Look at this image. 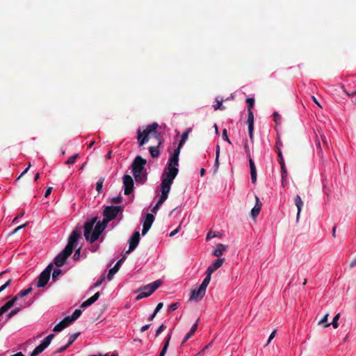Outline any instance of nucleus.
Instances as JSON below:
<instances>
[{
  "label": "nucleus",
  "mask_w": 356,
  "mask_h": 356,
  "mask_svg": "<svg viewBox=\"0 0 356 356\" xmlns=\"http://www.w3.org/2000/svg\"><path fill=\"white\" fill-rule=\"evenodd\" d=\"M217 235L216 234H212V232H209L208 234H207V240H209L213 237H215Z\"/></svg>",
  "instance_id": "62"
},
{
  "label": "nucleus",
  "mask_w": 356,
  "mask_h": 356,
  "mask_svg": "<svg viewBox=\"0 0 356 356\" xmlns=\"http://www.w3.org/2000/svg\"><path fill=\"white\" fill-rule=\"evenodd\" d=\"M274 120L277 124L281 120V116L280 114H278L277 112H275L273 113Z\"/></svg>",
  "instance_id": "54"
},
{
  "label": "nucleus",
  "mask_w": 356,
  "mask_h": 356,
  "mask_svg": "<svg viewBox=\"0 0 356 356\" xmlns=\"http://www.w3.org/2000/svg\"><path fill=\"white\" fill-rule=\"evenodd\" d=\"M140 241V234L138 232L136 231L134 232L132 236L129 239V250L127 251V254H129L132 251H134L137 245H138V243Z\"/></svg>",
  "instance_id": "13"
},
{
  "label": "nucleus",
  "mask_w": 356,
  "mask_h": 356,
  "mask_svg": "<svg viewBox=\"0 0 356 356\" xmlns=\"http://www.w3.org/2000/svg\"><path fill=\"white\" fill-rule=\"evenodd\" d=\"M146 163L145 159H143L140 156H137L131 164L133 174L145 172V165Z\"/></svg>",
  "instance_id": "6"
},
{
  "label": "nucleus",
  "mask_w": 356,
  "mask_h": 356,
  "mask_svg": "<svg viewBox=\"0 0 356 356\" xmlns=\"http://www.w3.org/2000/svg\"><path fill=\"white\" fill-rule=\"evenodd\" d=\"M12 282L11 279H8L3 284L0 286V289H6L8 287Z\"/></svg>",
  "instance_id": "50"
},
{
  "label": "nucleus",
  "mask_w": 356,
  "mask_h": 356,
  "mask_svg": "<svg viewBox=\"0 0 356 356\" xmlns=\"http://www.w3.org/2000/svg\"><path fill=\"white\" fill-rule=\"evenodd\" d=\"M104 181V177H101L96 184V190L98 193H100L102 191L103 183Z\"/></svg>",
  "instance_id": "35"
},
{
  "label": "nucleus",
  "mask_w": 356,
  "mask_h": 356,
  "mask_svg": "<svg viewBox=\"0 0 356 356\" xmlns=\"http://www.w3.org/2000/svg\"><path fill=\"white\" fill-rule=\"evenodd\" d=\"M31 291H21V292L12 298L10 300H8L7 302H6L2 307L4 308L6 312L10 309L17 302L18 300L24 298V296H27Z\"/></svg>",
  "instance_id": "12"
},
{
  "label": "nucleus",
  "mask_w": 356,
  "mask_h": 356,
  "mask_svg": "<svg viewBox=\"0 0 356 356\" xmlns=\"http://www.w3.org/2000/svg\"><path fill=\"white\" fill-rule=\"evenodd\" d=\"M154 216H153V214H151V213H147L146 215V217H145V221H144V223H143V230H142V235H145L147 234V232L149 231V229H150L153 222H154Z\"/></svg>",
  "instance_id": "14"
},
{
  "label": "nucleus",
  "mask_w": 356,
  "mask_h": 356,
  "mask_svg": "<svg viewBox=\"0 0 356 356\" xmlns=\"http://www.w3.org/2000/svg\"><path fill=\"white\" fill-rule=\"evenodd\" d=\"M122 211V207L121 206H108L106 207L104 209V220L108 222L109 221L113 220L120 211Z\"/></svg>",
  "instance_id": "5"
},
{
  "label": "nucleus",
  "mask_w": 356,
  "mask_h": 356,
  "mask_svg": "<svg viewBox=\"0 0 356 356\" xmlns=\"http://www.w3.org/2000/svg\"><path fill=\"white\" fill-rule=\"evenodd\" d=\"M31 291H21V292L12 298L10 300H8L7 302H6L2 307L4 308L6 312L10 309L17 302L18 300L24 298V296H27Z\"/></svg>",
  "instance_id": "11"
},
{
  "label": "nucleus",
  "mask_w": 356,
  "mask_h": 356,
  "mask_svg": "<svg viewBox=\"0 0 356 356\" xmlns=\"http://www.w3.org/2000/svg\"><path fill=\"white\" fill-rule=\"evenodd\" d=\"M205 295V291H191L189 300L191 302L201 300Z\"/></svg>",
  "instance_id": "15"
},
{
  "label": "nucleus",
  "mask_w": 356,
  "mask_h": 356,
  "mask_svg": "<svg viewBox=\"0 0 356 356\" xmlns=\"http://www.w3.org/2000/svg\"><path fill=\"white\" fill-rule=\"evenodd\" d=\"M54 337V334H49L47 337H46L40 342V343L34 348V350L30 354V356H37L38 355L43 352L44 349L49 346Z\"/></svg>",
  "instance_id": "7"
},
{
  "label": "nucleus",
  "mask_w": 356,
  "mask_h": 356,
  "mask_svg": "<svg viewBox=\"0 0 356 356\" xmlns=\"http://www.w3.org/2000/svg\"><path fill=\"white\" fill-rule=\"evenodd\" d=\"M136 182L144 183L147 179V172L144 173L133 174Z\"/></svg>",
  "instance_id": "28"
},
{
  "label": "nucleus",
  "mask_w": 356,
  "mask_h": 356,
  "mask_svg": "<svg viewBox=\"0 0 356 356\" xmlns=\"http://www.w3.org/2000/svg\"><path fill=\"white\" fill-rule=\"evenodd\" d=\"M165 329V326L163 324H161L157 329L156 332V337H158L162 332Z\"/></svg>",
  "instance_id": "49"
},
{
  "label": "nucleus",
  "mask_w": 356,
  "mask_h": 356,
  "mask_svg": "<svg viewBox=\"0 0 356 356\" xmlns=\"http://www.w3.org/2000/svg\"><path fill=\"white\" fill-rule=\"evenodd\" d=\"M122 196L119 195L118 197H113L111 200V202L113 204H119L122 202Z\"/></svg>",
  "instance_id": "47"
},
{
  "label": "nucleus",
  "mask_w": 356,
  "mask_h": 356,
  "mask_svg": "<svg viewBox=\"0 0 356 356\" xmlns=\"http://www.w3.org/2000/svg\"><path fill=\"white\" fill-rule=\"evenodd\" d=\"M275 334H276V330H275L274 331H273L271 332V334H270L269 337H268V341H267V343L266 344V346H268L270 342L271 341V340L275 337Z\"/></svg>",
  "instance_id": "52"
},
{
  "label": "nucleus",
  "mask_w": 356,
  "mask_h": 356,
  "mask_svg": "<svg viewBox=\"0 0 356 356\" xmlns=\"http://www.w3.org/2000/svg\"><path fill=\"white\" fill-rule=\"evenodd\" d=\"M295 204L298 209V213L296 216V220L298 221L300 218V214L302 210V207L303 206V202L299 195H297L294 200Z\"/></svg>",
  "instance_id": "23"
},
{
  "label": "nucleus",
  "mask_w": 356,
  "mask_h": 356,
  "mask_svg": "<svg viewBox=\"0 0 356 356\" xmlns=\"http://www.w3.org/2000/svg\"><path fill=\"white\" fill-rule=\"evenodd\" d=\"M32 300L31 301H29V302H20L19 303V307H17L13 310H12L8 315H7V318L9 319L11 317H13L14 315L17 314L19 311L21 309V308H24V307H28L29 305H31V304L32 303Z\"/></svg>",
  "instance_id": "21"
},
{
  "label": "nucleus",
  "mask_w": 356,
  "mask_h": 356,
  "mask_svg": "<svg viewBox=\"0 0 356 356\" xmlns=\"http://www.w3.org/2000/svg\"><path fill=\"white\" fill-rule=\"evenodd\" d=\"M163 306V302L158 303L154 312L157 314L162 309Z\"/></svg>",
  "instance_id": "56"
},
{
  "label": "nucleus",
  "mask_w": 356,
  "mask_h": 356,
  "mask_svg": "<svg viewBox=\"0 0 356 356\" xmlns=\"http://www.w3.org/2000/svg\"><path fill=\"white\" fill-rule=\"evenodd\" d=\"M81 310L79 309H76L74 310V312H73L72 315V316H67L66 318H70V323H73L74 322L76 319H78L80 316L81 315Z\"/></svg>",
  "instance_id": "29"
},
{
  "label": "nucleus",
  "mask_w": 356,
  "mask_h": 356,
  "mask_svg": "<svg viewBox=\"0 0 356 356\" xmlns=\"http://www.w3.org/2000/svg\"><path fill=\"white\" fill-rule=\"evenodd\" d=\"M63 272L59 268H55L52 272L51 282H55L57 281L59 276L62 275Z\"/></svg>",
  "instance_id": "32"
},
{
  "label": "nucleus",
  "mask_w": 356,
  "mask_h": 356,
  "mask_svg": "<svg viewBox=\"0 0 356 356\" xmlns=\"http://www.w3.org/2000/svg\"><path fill=\"white\" fill-rule=\"evenodd\" d=\"M249 163H250V168L251 180H252V183H255L257 181L256 167H255L253 160L251 158L249 159Z\"/></svg>",
  "instance_id": "24"
},
{
  "label": "nucleus",
  "mask_w": 356,
  "mask_h": 356,
  "mask_svg": "<svg viewBox=\"0 0 356 356\" xmlns=\"http://www.w3.org/2000/svg\"><path fill=\"white\" fill-rule=\"evenodd\" d=\"M344 92L347 94L348 97H351L353 98V102L356 103V90H353L351 91H347L344 90Z\"/></svg>",
  "instance_id": "39"
},
{
  "label": "nucleus",
  "mask_w": 356,
  "mask_h": 356,
  "mask_svg": "<svg viewBox=\"0 0 356 356\" xmlns=\"http://www.w3.org/2000/svg\"><path fill=\"white\" fill-rule=\"evenodd\" d=\"M100 296L99 292H97L95 294H94L92 297L86 300V301L83 302L81 305V308L86 309L88 307L90 306L92 304H93L95 301L98 300V298Z\"/></svg>",
  "instance_id": "18"
},
{
  "label": "nucleus",
  "mask_w": 356,
  "mask_h": 356,
  "mask_svg": "<svg viewBox=\"0 0 356 356\" xmlns=\"http://www.w3.org/2000/svg\"><path fill=\"white\" fill-rule=\"evenodd\" d=\"M80 236L81 230L76 229L72 231L68 238V242L65 249L60 253H59L54 260V264L57 267H61L65 264L67 259L72 253L73 248L77 243Z\"/></svg>",
  "instance_id": "3"
},
{
  "label": "nucleus",
  "mask_w": 356,
  "mask_h": 356,
  "mask_svg": "<svg viewBox=\"0 0 356 356\" xmlns=\"http://www.w3.org/2000/svg\"><path fill=\"white\" fill-rule=\"evenodd\" d=\"M246 103L248 104V110L250 109V111H252L254 104V99L252 97L247 98Z\"/></svg>",
  "instance_id": "41"
},
{
  "label": "nucleus",
  "mask_w": 356,
  "mask_h": 356,
  "mask_svg": "<svg viewBox=\"0 0 356 356\" xmlns=\"http://www.w3.org/2000/svg\"><path fill=\"white\" fill-rule=\"evenodd\" d=\"M172 182L161 179V195L159 199L161 201H165L168 197Z\"/></svg>",
  "instance_id": "9"
},
{
  "label": "nucleus",
  "mask_w": 356,
  "mask_h": 356,
  "mask_svg": "<svg viewBox=\"0 0 356 356\" xmlns=\"http://www.w3.org/2000/svg\"><path fill=\"white\" fill-rule=\"evenodd\" d=\"M181 147L182 146H180V144H179V146L175 149L172 155L179 156Z\"/></svg>",
  "instance_id": "57"
},
{
  "label": "nucleus",
  "mask_w": 356,
  "mask_h": 356,
  "mask_svg": "<svg viewBox=\"0 0 356 356\" xmlns=\"http://www.w3.org/2000/svg\"><path fill=\"white\" fill-rule=\"evenodd\" d=\"M163 282L161 280H157L150 284H148L144 286L140 287L138 289H157L162 284Z\"/></svg>",
  "instance_id": "22"
},
{
  "label": "nucleus",
  "mask_w": 356,
  "mask_h": 356,
  "mask_svg": "<svg viewBox=\"0 0 356 356\" xmlns=\"http://www.w3.org/2000/svg\"><path fill=\"white\" fill-rule=\"evenodd\" d=\"M281 174H282V183H283L284 179L286 177V175H287V171H286V167L281 168Z\"/></svg>",
  "instance_id": "48"
},
{
  "label": "nucleus",
  "mask_w": 356,
  "mask_h": 356,
  "mask_svg": "<svg viewBox=\"0 0 356 356\" xmlns=\"http://www.w3.org/2000/svg\"><path fill=\"white\" fill-rule=\"evenodd\" d=\"M222 101L216 100V104L213 105V107L215 110H217L218 108H220V106L222 105Z\"/></svg>",
  "instance_id": "55"
},
{
  "label": "nucleus",
  "mask_w": 356,
  "mask_h": 356,
  "mask_svg": "<svg viewBox=\"0 0 356 356\" xmlns=\"http://www.w3.org/2000/svg\"><path fill=\"white\" fill-rule=\"evenodd\" d=\"M71 324L72 323H70V318L65 317L54 326L53 330L56 332H60Z\"/></svg>",
  "instance_id": "16"
},
{
  "label": "nucleus",
  "mask_w": 356,
  "mask_h": 356,
  "mask_svg": "<svg viewBox=\"0 0 356 356\" xmlns=\"http://www.w3.org/2000/svg\"><path fill=\"white\" fill-rule=\"evenodd\" d=\"M220 154V147L219 145H218L216 146V153L215 163L213 164V168L211 170V172H212L213 175H216L217 173L218 169H219V167H220V161H219Z\"/></svg>",
  "instance_id": "17"
},
{
  "label": "nucleus",
  "mask_w": 356,
  "mask_h": 356,
  "mask_svg": "<svg viewBox=\"0 0 356 356\" xmlns=\"http://www.w3.org/2000/svg\"><path fill=\"white\" fill-rule=\"evenodd\" d=\"M168 165L170 166L177 167L179 165V156L172 155L168 160Z\"/></svg>",
  "instance_id": "33"
},
{
  "label": "nucleus",
  "mask_w": 356,
  "mask_h": 356,
  "mask_svg": "<svg viewBox=\"0 0 356 356\" xmlns=\"http://www.w3.org/2000/svg\"><path fill=\"white\" fill-rule=\"evenodd\" d=\"M24 214V212L19 213L13 220V222H15L19 218H22Z\"/></svg>",
  "instance_id": "60"
},
{
  "label": "nucleus",
  "mask_w": 356,
  "mask_h": 356,
  "mask_svg": "<svg viewBox=\"0 0 356 356\" xmlns=\"http://www.w3.org/2000/svg\"><path fill=\"white\" fill-rule=\"evenodd\" d=\"M158 127V123L153 122L150 124H148L142 132L140 131V129L137 131V140L138 145L140 147L148 142L150 134H152L155 138H158L157 145L151 146L149 147V152L151 154V156L154 159L159 157L160 154V151L159 150L158 148L162 143L161 140L158 138L159 136V134L157 132Z\"/></svg>",
  "instance_id": "1"
},
{
  "label": "nucleus",
  "mask_w": 356,
  "mask_h": 356,
  "mask_svg": "<svg viewBox=\"0 0 356 356\" xmlns=\"http://www.w3.org/2000/svg\"><path fill=\"white\" fill-rule=\"evenodd\" d=\"M328 316H329V314H326L323 318L322 319L318 322V325H323V324H326L327 321V318H328Z\"/></svg>",
  "instance_id": "51"
},
{
  "label": "nucleus",
  "mask_w": 356,
  "mask_h": 356,
  "mask_svg": "<svg viewBox=\"0 0 356 356\" xmlns=\"http://www.w3.org/2000/svg\"><path fill=\"white\" fill-rule=\"evenodd\" d=\"M105 280V277L104 276H102L94 284L93 286H92V288H97V287H99L102 282Z\"/></svg>",
  "instance_id": "46"
},
{
  "label": "nucleus",
  "mask_w": 356,
  "mask_h": 356,
  "mask_svg": "<svg viewBox=\"0 0 356 356\" xmlns=\"http://www.w3.org/2000/svg\"><path fill=\"white\" fill-rule=\"evenodd\" d=\"M179 304L178 302H174L169 305L168 307V311L169 312H173L176 310L179 307Z\"/></svg>",
  "instance_id": "45"
},
{
  "label": "nucleus",
  "mask_w": 356,
  "mask_h": 356,
  "mask_svg": "<svg viewBox=\"0 0 356 356\" xmlns=\"http://www.w3.org/2000/svg\"><path fill=\"white\" fill-rule=\"evenodd\" d=\"M188 131H186L182 134L181 139L179 142L180 146H183V145L185 143L186 140L188 139Z\"/></svg>",
  "instance_id": "43"
},
{
  "label": "nucleus",
  "mask_w": 356,
  "mask_h": 356,
  "mask_svg": "<svg viewBox=\"0 0 356 356\" xmlns=\"http://www.w3.org/2000/svg\"><path fill=\"white\" fill-rule=\"evenodd\" d=\"M79 154H75L70 156L65 162L66 165H71L75 163L76 159L79 157Z\"/></svg>",
  "instance_id": "40"
},
{
  "label": "nucleus",
  "mask_w": 356,
  "mask_h": 356,
  "mask_svg": "<svg viewBox=\"0 0 356 356\" xmlns=\"http://www.w3.org/2000/svg\"><path fill=\"white\" fill-rule=\"evenodd\" d=\"M165 201H161V199L159 200L156 205L153 207L152 211L154 213L157 212V211L159 209L160 207L163 204Z\"/></svg>",
  "instance_id": "44"
},
{
  "label": "nucleus",
  "mask_w": 356,
  "mask_h": 356,
  "mask_svg": "<svg viewBox=\"0 0 356 356\" xmlns=\"http://www.w3.org/2000/svg\"><path fill=\"white\" fill-rule=\"evenodd\" d=\"M122 261V259L119 260L116 264L114 266V267H113L112 268H111L108 271V273L107 275V278L108 280H111L113 277V276L114 275V274H115L119 268H120V266L121 265V263Z\"/></svg>",
  "instance_id": "25"
},
{
  "label": "nucleus",
  "mask_w": 356,
  "mask_h": 356,
  "mask_svg": "<svg viewBox=\"0 0 356 356\" xmlns=\"http://www.w3.org/2000/svg\"><path fill=\"white\" fill-rule=\"evenodd\" d=\"M340 317V314L338 313L335 315V316L333 318V321L331 323H326L323 325L324 327H328L330 325H332V327L336 329L339 327L338 320Z\"/></svg>",
  "instance_id": "31"
},
{
  "label": "nucleus",
  "mask_w": 356,
  "mask_h": 356,
  "mask_svg": "<svg viewBox=\"0 0 356 356\" xmlns=\"http://www.w3.org/2000/svg\"><path fill=\"white\" fill-rule=\"evenodd\" d=\"M123 185L124 188V195H129L134 190V180L130 175H124L122 177Z\"/></svg>",
  "instance_id": "10"
},
{
  "label": "nucleus",
  "mask_w": 356,
  "mask_h": 356,
  "mask_svg": "<svg viewBox=\"0 0 356 356\" xmlns=\"http://www.w3.org/2000/svg\"><path fill=\"white\" fill-rule=\"evenodd\" d=\"M350 267V268H353L354 266H356V257L354 258L350 262V264H349Z\"/></svg>",
  "instance_id": "61"
},
{
  "label": "nucleus",
  "mask_w": 356,
  "mask_h": 356,
  "mask_svg": "<svg viewBox=\"0 0 356 356\" xmlns=\"http://www.w3.org/2000/svg\"><path fill=\"white\" fill-rule=\"evenodd\" d=\"M179 169L175 166H170L168 165L167 172H164L161 176V179L173 182L177 177Z\"/></svg>",
  "instance_id": "8"
},
{
  "label": "nucleus",
  "mask_w": 356,
  "mask_h": 356,
  "mask_svg": "<svg viewBox=\"0 0 356 356\" xmlns=\"http://www.w3.org/2000/svg\"><path fill=\"white\" fill-rule=\"evenodd\" d=\"M277 156H278V161L284 160L282 151L280 148L277 149Z\"/></svg>",
  "instance_id": "58"
},
{
  "label": "nucleus",
  "mask_w": 356,
  "mask_h": 356,
  "mask_svg": "<svg viewBox=\"0 0 356 356\" xmlns=\"http://www.w3.org/2000/svg\"><path fill=\"white\" fill-rule=\"evenodd\" d=\"M149 326H150V325H149V324H147V325H145L143 326V327L140 328V331H141L142 332H143L146 331L147 330H148V329H149Z\"/></svg>",
  "instance_id": "63"
},
{
  "label": "nucleus",
  "mask_w": 356,
  "mask_h": 356,
  "mask_svg": "<svg viewBox=\"0 0 356 356\" xmlns=\"http://www.w3.org/2000/svg\"><path fill=\"white\" fill-rule=\"evenodd\" d=\"M179 230V227H178L177 229H175V230H173L172 232H170V236H175Z\"/></svg>",
  "instance_id": "64"
},
{
  "label": "nucleus",
  "mask_w": 356,
  "mask_h": 356,
  "mask_svg": "<svg viewBox=\"0 0 356 356\" xmlns=\"http://www.w3.org/2000/svg\"><path fill=\"white\" fill-rule=\"evenodd\" d=\"M154 291H148L147 292H143L138 294L136 297V300H139L142 298L150 296Z\"/></svg>",
  "instance_id": "34"
},
{
  "label": "nucleus",
  "mask_w": 356,
  "mask_h": 356,
  "mask_svg": "<svg viewBox=\"0 0 356 356\" xmlns=\"http://www.w3.org/2000/svg\"><path fill=\"white\" fill-rule=\"evenodd\" d=\"M53 267V264H49L38 277L36 283V286L38 288H42L47 284L50 279Z\"/></svg>",
  "instance_id": "4"
},
{
  "label": "nucleus",
  "mask_w": 356,
  "mask_h": 356,
  "mask_svg": "<svg viewBox=\"0 0 356 356\" xmlns=\"http://www.w3.org/2000/svg\"><path fill=\"white\" fill-rule=\"evenodd\" d=\"M319 134H320V136H321V142H322V145L324 147H326V148H328L329 147V141L327 139V138L323 134H321L320 131H318Z\"/></svg>",
  "instance_id": "36"
},
{
  "label": "nucleus",
  "mask_w": 356,
  "mask_h": 356,
  "mask_svg": "<svg viewBox=\"0 0 356 356\" xmlns=\"http://www.w3.org/2000/svg\"><path fill=\"white\" fill-rule=\"evenodd\" d=\"M255 205L251 211V215L253 218H255L259 214L262 206V203L257 196L255 197Z\"/></svg>",
  "instance_id": "19"
},
{
  "label": "nucleus",
  "mask_w": 356,
  "mask_h": 356,
  "mask_svg": "<svg viewBox=\"0 0 356 356\" xmlns=\"http://www.w3.org/2000/svg\"><path fill=\"white\" fill-rule=\"evenodd\" d=\"M222 265V259L218 258L216 259L213 264L209 266L207 270V273H210L211 275L214 273L218 268H219Z\"/></svg>",
  "instance_id": "20"
},
{
  "label": "nucleus",
  "mask_w": 356,
  "mask_h": 356,
  "mask_svg": "<svg viewBox=\"0 0 356 356\" xmlns=\"http://www.w3.org/2000/svg\"><path fill=\"white\" fill-rule=\"evenodd\" d=\"M31 166V163H29L28 167L21 173V175L17 178L16 181L19 180L22 177H23L29 170Z\"/></svg>",
  "instance_id": "53"
},
{
  "label": "nucleus",
  "mask_w": 356,
  "mask_h": 356,
  "mask_svg": "<svg viewBox=\"0 0 356 356\" xmlns=\"http://www.w3.org/2000/svg\"><path fill=\"white\" fill-rule=\"evenodd\" d=\"M198 323H199V319H197L196 321V322L191 327L190 331L186 334V336L183 340V342H186V341H188L194 334V333L197 330Z\"/></svg>",
  "instance_id": "26"
},
{
  "label": "nucleus",
  "mask_w": 356,
  "mask_h": 356,
  "mask_svg": "<svg viewBox=\"0 0 356 356\" xmlns=\"http://www.w3.org/2000/svg\"><path fill=\"white\" fill-rule=\"evenodd\" d=\"M213 254L216 257H220L222 254V245L219 244L218 248L213 250Z\"/></svg>",
  "instance_id": "37"
},
{
  "label": "nucleus",
  "mask_w": 356,
  "mask_h": 356,
  "mask_svg": "<svg viewBox=\"0 0 356 356\" xmlns=\"http://www.w3.org/2000/svg\"><path fill=\"white\" fill-rule=\"evenodd\" d=\"M206 274H207V276L206 277L204 278V280H203V282H202V284L200 285L199 288L197 289H206L210 280H211V274L209 273H207L206 272Z\"/></svg>",
  "instance_id": "30"
},
{
  "label": "nucleus",
  "mask_w": 356,
  "mask_h": 356,
  "mask_svg": "<svg viewBox=\"0 0 356 356\" xmlns=\"http://www.w3.org/2000/svg\"><path fill=\"white\" fill-rule=\"evenodd\" d=\"M79 334V333H76V334L71 335L69 339L68 344L66 346L62 348L61 350H65L67 347L70 346L76 340V339L78 337Z\"/></svg>",
  "instance_id": "38"
},
{
  "label": "nucleus",
  "mask_w": 356,
  "mask_h": 356,
  "mask_svg": "<svg viewBox=\"0 0 356 356\" xmlns=\"http://www.w3.org/2000/svg\"><path fill=\"white\" fill-rule=\"evenodd\" d=\"M51 191H52V188L51 187L47 188L46 191H45L44 197H47L50 195Z\"/></svg>",
  "instance_id": "59"
},
{
  "label": "nucleus",
  "mask_w": 356,
  "mask_h": 356,
  "mask_svg": "<svg viewBox=\"0 0 356 356\" xmlns=\"http://www.w3.org/2000/svg\"><path fill=\"white\" fill-rule=\"evenodd\" d=\"M248 114L247 123L248 124L254 123V114H253V111H250V109H248Z\"/></svg>",
  "instance_id": "42"
},
{
  "label": "nucleus",
  "mask_w": 356,
  "mask_h": 356,
  "mask_svg": "<svg viewBox=\"0 0 356 356\" xmlns=\"http://www.w3.org/2000/svg\"><path fill=\"white\" fill-rule=\"evenodd\" d=\"M170 339H171V334H169L168 336L165 339V343H164V345L162 348V350L159 356H165V355L166 354V352L168 350V346H169Z\"/></svg>",
  "instance_id": "27"
},
{
  "label": "nucleus",
  "mask_w": 356,
  "mask_h": 356,
  "mask_svg": "<svg viewBox=\"0 0 356 356\" xmlns=\"http://www.w3.org/2000/svg\"><path fill=\"white\" fill-rule=\"evenodd\" d=\"M97 217L92 218L84 224V236L90 243L96 241L107 227L108 222L103 220L97 222Z\"/></svg>",
  "instance_id": "2"
}]
</instances>
